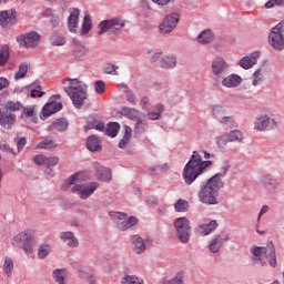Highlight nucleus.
Masks as SVG:
<instances>
[{
	"label": "nucleus",
	"mask_w": 284,
	"mask_h": 284,
	"mask_svg": "<svg viewBox=\"0 0 284 284\" xmlns=\"http://www.w3.org/2000/svg\"><path fill=\"white\" fill-rule=\"evenodd\" d=\"M212 165H214V162L210 160L203 161L201 153H199V151H193L191 159L185 164L182 172V176L186 185H192V183H194V181L205 172V169L212 168Z\"/></svg>",
	"instance_id": "f257e3e1"
},
{
	"label": "nucleus",
	"mask_w": 284,
	"mask_h": 284,
	"mask_svg": "<svg viewBox=\"0 0 284 284\" xmlns=\"http://www.w3.org/2000/svg\"><path fill=\"white\" fill-rule=\"evenodd\" d=\"M69 82V87L64 88L68 97H70L74 108L81 110V106L85 103L88 99V84L79 81V79L67 78L62 80V83Z\"/></svg>",
	"instance_id": "f03ea898"
},
{
	"label": "nucleus",
	"mask_w": 284,
	"mask_h": 284,
	"mask_svg": "<svg viewBox=\"0 0 284 284\" xmlns=\"http://www.w3.org/2000/svg\"><path fill=\"white\" fill-rule=\"evenodd\" d=\"M223 185L210 178L206 182H202L200 191L197 192V199L200 203L204 205H219V192H221Z\"/></svg>",
	"instance_id": "7ed1b4c3"
},
{
	"label": "nucleus",
	"mask_w": 284,
	"mask_h": 284,
	"mask_svg": "<svg viewBox=\"0 0 284 284\" xmlns=\"http://www.w3.org/2000/svg\"><path fill=\"white\" fill-rule=\"evenodd\" d=\"M251 254L253 255L252 261L254 263H261L263 261V254H265L266 261L271 267H276V248L274 247V242L267 243L266 247L263 246H252Z\"/></svg>",
	"instance_id": "20e7f679"
},
{
	"label": "nucleus",
	"mask_w": 284,
	"mask_h": 284,
	"mask_svg": "<svg viewBox=\"0 0 284 284\" xmlns=\"http://www.w3.org/2000/svg\"><path fill=\"white\" fill-rule=\"evenodd\" d=\"M126 26V21L123 18L114 17L111 19L102 20L98 28L100 29L98 31V34H105V32H109V34H113V37H119L123 34V29Z\"/></svg>",
	"instance_id": "39448f33"
},
{
	"label": "nucleus",
	"mask_w": 284,
	"mask_h": 284,
	"mask_svg": "<svg viewBox=\"0 0 284 284\" xmlns=\"http://www.w3.org/2000/svg\"><path fill=\"white\" fill-rule=\"evenodd\" d=\"M32 241H34V231L27 230L22 231L11 240L13 247H20L23 250L24 254H32L34 252V246H32Z\"/></svg>",
	"instance_id": "423d86ee"
},
{
	"label": "nucleus",
	"mask_w": 284,
	"mask_h": 284,
	"mask_svg": "<svg viewBox=\"0 0 284 284\" xmlns=\"http://www.w3.org/2000/svg\"><path fill=\"white\" fill-rule=\"evenodd\" d=\"M176 235L181 243H189L192 236V225L187 217H178L174 220Z\"/></svg>",
	"instance_id": "0eeeda50"
},
{
	"label": "nucleus",
	"mask_w": 284,
	"mask_h": 284,
	"mask_svg": "<svg viewBox=\"0 0 284 284\" xmlns=\"http://www.w3.org/2000/svg\"><path fill=\"white\" fill-rule=\"evenodd\" d=\"M110 216L121 232H125V230H130V227L139 224V219L134 216L128 217V214L123 212H113Z\"/></svg>",
	"instance_id": "6e6552de"
},
{
	"label": "nucleus",
	"mask_w": 284,
	"mask_h": 284,
	"mask_svg": "<svg viewBox=\"0 0 284 284\" xmlns=\"http://www.w3.org/2000/svg\"><path fill=\"white\" fill-rule=\"evenodd\" d=\"M57 99H61V95L54 94L49 99V102L44 104L42 111L40 113V119L45 121L48 116H52V114H57V112H61L63 110V103L55 102Z\"/></svg>",
	"instance_id": "1a4fd4ad"
},
{
	"label": "nucleus",
	"mask_w": 284,
	"mask_h": 284,
	"mask_svg": "<svg viewBox=\"0 0 284 284\" xmlns=\"http://www.w3.org/2000/svg\"><path fill=\"white\" fill-rule=\"evenodd\" d=\"M211 72L215 81H221L230 72V64L225 59L217 57L211 63Z\"/></svg>",
	"instance_id": "9d476101"
},
{
	"label": "nucleus",
	"mask_w": 284,
	"mask_h": 284,
	"mask_svg": "<svg viewBox=\"0 0 284 284\" xmlns=\"http://www.w3.org/2000/svg\"><path fill=\"white\" fill-rule=\"evenodd\" d=\"M179 21H181V18L176 12H172L165 16L163 21L159 26L160 34H170V32H174L176 26H179Z\"/></svg>",
	"instance_id": "9b49d317"
},
{
	"label": "nucleus",
	"mask_w": 284,
	"mask_h": 284,
	"mask_svg": "<svg viewBox=\"0 0 284 284\" xmlns=\"http://www.w3.org/2000/svg\"><path fill=\"white\" fill-rule=\"evenodd\" d=\"M99 190V183L91 182L88 184H75L73 187H71V192L73 194H78L80 199L85 201L87 199H90Z\"/></svg>",
	"instance_id": "f8f14e48"
},
{
	"label": "nucleus",
	"mask_w": 284,
	"mask_h": 284,
	"mask_svg": "<svg viewBox=\"0 0 284 284\" xmlns=\"http://www.w3.org/2000/svg\"><path fill=\"white\" fill-rule=\"evenodd\" d=\"M276 125V120L272 119L267 114L258 115L254 122V129L258 130V132H264L265 130H274Z\"/></svg>",
	"instance_id": "ddd939ff"
},
{
	"label": "nucleus",
	"mask_w": 284,
	"mask_h": 284,
	"mask_svg": "<svg viewBox=\"0 0 284 284\" xmlns=\"http://www.w3.org/2000/svg\"><path fill=\"white\" fill-rule=\"evenodd\" d=\"M243 139H244L243 132H241L240 130H233V131L217 138V144L226 145L227 143H232L234 141H237V143H241V141H243Z\"/></svg>",
	"instance_id": "4468645a"
},
{
	"label": "nucleus",
	"mask_w": 284,
	"mask_h": 284,
	"mask_svg": "<svg viewBox=\"0 0 284 284\" xmlns=\"http://www.w3.org/2000/svg\"><path fill=\"white\" fill-rule=\"evenodd\" d=\"M17 41L20 48H34L37 45V32L31 31L27 34H20L17 37Z\"/></svg>",
	"instance_id": "2eb2a0df"
},
{
	"label": "nucleus",
	"mask_w": 284,
	"mask_h": 284,
	"mask_svg": "<svg viewBox=\"0 0 284 284\" xmlns=\"http://www.w3.org/2000/svg\"><path fill=\"white\" fill-rule=\"evenodd\" d=\"M16 23L17 11L14 9L0 12V26H2V28H10V26H16Z\"/></svg>",
	"instance_id": "dca6fc26"
},
{
	"label": "nucleus",
	"mask_w": 284,
	"mask_h": 284,
	"mask_svg": "<svg viewBox=\"0 0 284 284\" xmlns=\"http://www.w3.org/2000/svg\"><path fill=\"white\" fill-rule=\"evenodd\" d=\"M94 170L98 181H103L104 183L112 181V170L101 166L99 163L94 164Z\"/></svg>",
	"instance_id": "f3484780"
},
{
	"label": "nucleus",
	"mask_w": 284,
	"mask_h": 284,
	"mask_svg": "<svg viewBox=\"0 0 284 284\" xmlns=\"http://www.w3.org/2000/svg\"><path fill=\"white\" fill-rule=\"evenodd\" d=\"M14 123H17V115L8 111H1L0 109V125H2V128L11 130Z\"/></svg>",
	"instance_id": "a211bd4d"
},
{
	"label": "nucleus",
	"mask_w": 284,
	"mask_h": 284,
	"mask_svg": "<svg viewBox=\"0 0 284 284\" xmlns=\"http://www.w3.org/2000/svg\"><path fill=\"white\" fill-rule=\"evenodd\" d=\"M220 81L224 88H239V85L243 83V78L236 73H232L227 77H223Z\"/></svg>",
	"instance_id": "6ab92c4d"
},
{
	"label": "nucleus",
	"mask_w": 284,
	"mask_h": 284,
	"mask_svg": "<svg viewBox=\"0 0 284 284\" xmlns=\"http://www.w3.org/2000/svg\"><path fill=\"white\" fill-rule=\"evenodd\" d=\"M150 128V124L148 123L146 120H143L142 118H138L135 120V125L133 129V136L134 139H141L145 132H148Z\"/></svg>",
	"instance_id": "aec40b11"
},
{
	"label": "nucleus",
	"mask_w": 284,
	"mask_h": 284,
	"mask_svg": "<svg viewBox=\"0 0 284 284\" xmlns=\"http://www.w3.org/2000/svg\"><path fill=\"white\" fill-rule=\"evenodd\" d=\"M85 54H88V48L83 43L74 41L72 44V57L75 61H83Z\"/></svg>",
	"instance_id": "412c9836"
},
{
	"label": "nucleus",
	"mask_w": 284,
	"mask_h": 284,
	"mask_svg": "<svg viewBox=\"0 0 284 284\" xmlns=\"http://www.w3.org/2000/svg\"><path fill=\"white\" fill-rule=\"evenodd\" d=\"M258 59V52H253L250 55H245L239 62V65L244 70H250V68H254L256 65Z\"/></svg>",
	"instance_id": "4be33fe9"
},
{
	"label": "nucleus",
	"mask_w": 284,
	"mask_h": 284,
	"mask_svg": "<svg viewBox=\"0 0 284 284\" xmlns=\"http://www.w3.org/2000/svg\"><path fill=\"white\" fill-rule=\"evenodd\" d=\"M81 11L79 9L73 8L70 10V16L68 18V28L70 32H77V28H79V16Z\"/></svg>",
	"instance_id": "5701e85b"
},
{
	"label": "nucleus",
	"mask_w": 284,
	"mask_h": 284,
	"mask_svg": "<svg viewBox=\"0 0 284 284\" xmlns=\"http://www.w3.org/2000/svg\"><path fill=\"white\" fill-rule=\"evenodd\" d=\"M217 227L219 222H216V220H212L210 223L200 224L197 226V234H200V236H207L209 234H212V232H214V230Z\"/></svg>",
	"instance_id": "b1692460"
},
{
	"label": "nucleus",
	"mask_w": 284,
	"mask_h": 284,
	"mask_svg": "<svg viewBox=\"0 0 284 284\" xmlns=\"http://www.w3.org/2000/svg\"><path fill=\"white\" fill-rule=\"evenodd\" d=\"M87 150H89V152H101L103 150V145L101 144L99 136L90 135L87 139Z\"/></svg>",
	"instance_id": "393cba45"
},
{
	"label": "nucleus",
	"mask_w": 284,
	"mask_h": 284,
	"mask_svg": "<svg viewBox=\"0 0 284 284\" xmlns=\"http://www.w3.org/2000/svg\"><path fill=\"white\" fill-rule=\"evenodd\" d=\"M70 123L65 118H59L53 123L49 125L50 132H65Z\"/></svg>",
	"instance_id": "a878e982"
},
{
	"label": "nucleus",
	"mask_w": 284,
	"mask_h": 284,
	"mask_svg": "<svg viewBox=\"0 0 284 284\" xmlns=\"http://www.w3.org/2000/svg\"><path fill=\"white\" fill-rule=\"evenodd\" d=\"M131 242L135 254H143L145 252V240H143V237L140 235H133L131 237Z\"/></svg>",
	"instance_id": "bb28decb"
},
{
	"label": "nucleus",
	"mask_w": 284,
	"mask_h": 284,
	"mask_svg": "<svg viewBox=\"0 0 284 284\" xmlns=\"http://www.w3.org/2000/svg\"><path fill=\"white\" fill-rule=\"evenodd\" d=\"M59 164V158H47L45 155H37V165H45L47 168H54Z\"/></svg>",
	"instance_id": "cd10ccee"
},
{
	"label": "nucleus",
	"mask_w": 284,
	"mask_h": 284,
	"mask_svg": "<svg viewBox=\"0 0 284 284\" xmlns=\"http://www.w3.org/2000/svg\"><path fill=\"white\" fill-rule=\"evenodd\" d=\"M60 239L64 243L69 241V247H79V240L74 236V233L72 231L62 232Z\"/></svg>",
	"instance_id": "c85d7f7f"
},
{
	"label": "nucleus",
	"mask_w": 284,
	"mask_h": 284,
	"mask_svg": "<svg viewBox=\"0 0 284 284\" xmlns=\"http://www.w3.org/2000/svg\"><path fill=\"white\" fill-rule=\"evenodd\" d=\"M53 280L58 284H68V270L67 268H58L52 272Z\"/></svg>",
	"instance_id": "c756f323"
},
{
	"label": "nucleus",
	"mask_w": 284,
	"mask_h": 284,
	"mask_svg": "<svg viewBox=\"0 0 284 284\" xmlns=\"http://www.w3.org/2000/svg\"><path fill=\"white\" fill-rule=\"evenodd\" d=\"M197 41L202 45H207V43H212V41H214V32H212V30H210V29L202 31L197 36Z\"/></svg>",
	"instance_id": "7c9ffc66"
},
{
	"label": "nucleus",
	"mask_w": 284,
	"mask_h": 284,
	"mask_svg": "<svg viewBox=\"0 0 284 284\" xmlns=\"http://www.w3.org/2000/svg\"><path fill=\"white\" fill-rule=\"evenodd\" d=\"M120 130H121V124H119V122H109L106 124V128L104 129V133L106 136H110L111 139H115Z\"/></svg>",
	"instance_id": "2f4dec72"
},
{
	"label": "nucleus",
	"mask_w": 284,
	"mask_h": 284,
	"mask_svg": "<svg viewBox=\"0 0 284 284\" xmlns=\"http://www.w3.org/2000/svg\"><path fill=\"white\" fill-rule=\"evenodd\" d=\"M154 110L155 111H149L146 113L149 121H159V119H161L162 112H165V105L159 103L154 106Z\"/></svg>",
	"instance_id": "473e14b6"
},
{
	"label": "nucleus",
	"mask_w": 284,
	"mask_h": 284,
	"mask_svg": "<svg viewBox=\"0 0 284 284\" xmlns=\"http://www.w3.org/2000/svg\"><path fill=\"white\" fill-rule=\"evenodd\" d=\"M230 168H232V165L224 163L222 165V172L214 174L211 179L216 183H220L223 187H225V182H223V178H225L227 172H230Z\"/></svg>",
	"instance_id": "72a5a7b5"
},
{
	"label": "nucleus",
	"mask_w": 284,
	"mask_h": 284,
	"mask_svg": "<svg viewBox=\"0 0 284 284\" xmlns=\"http://www.w3.org/2000/svg\"><path fill=\"white\" fill-rule=\"evenodd\" d=\"M130 139H132V128L124 125V135L123 139L120 140L118 148L125 150L130 143Z\"/></svg>",
	"instance_id": "f704fd0d"
},
{
	"label": "nucleus",
	"mask_w": 284,
	"mask_h": 284,
	"mask_svg": "<svg viewBox=\"0 0 284 284\" xmlns=\"http://www.w3.org/2000/svg\"><path fill=\"white\" fill-rule=\"evenodd\" d=\"M49 41L51 45L61 47L68 43V38L59 32H53Z\"/></svg>",
	"instance_id": "c9c22d12"
},
{
	"label": "nucleus",
	"mask_w": 284,
	"mask_h": 284,
	"mask_svg": "<svg viewBox=\"0 0 284 284\" xmlns=\"http://www.w3.org/2000/svg\"><path fill=\"white\" fill-rule=\"evenodd\" d=\"M120 114L122 116H125L126 119H130V121H136L141 116H139V111L136 109H132L129 106H123L120 111Z\"/></svg>",
	"instance_id": "e433bc0d"
},
{
	"label": "nucleus",
	"mask_w": 284,
	"mask_h": 284,
	"mask_svg": "<svg viewBox=\"0 0 284 284\" xmlns=\"http://www.w3.org/2000/svg\"><path fill=\"white\" fill-rule=\"evenodd\" d=\"M42 17H48L50 19V23L52 28H59V23H61L59 14H55L54 11L50 8L45 9L42 13Z\"/></svg>",
	"instance_id": "4c0bfd02"
},
{
	"label": "nucleus",
	"mask_w": 284,
	"mask_h": 284,
	"mask_svg": "<svg viewBox=\"0 0 284 284\" xmlns=\"http://www.w3.org/2000/svg\"><path fill=\"white\" fill-rule=\"evenodd\" d=\"M221 247H223V239H221V235H216L209 245L210 252L212 254H219Z\"/></svg>",
	"instance_id": "58836bf2"
},
{
	"label": "nucleus",
	"mask_w": 284,
	"mask_h": 284,
	"mask_svg": "<svg viewBox=\"0 0 284 284\" xmlns=\"http://www.w3.org/2000/svg\"><path fill=\"white\" fill-rule=\"evenodd\" d=\"M261 183L263 185H266L268 187H272V190H276V187H278L280 183L278 180L272 178L271 174H264L261 178Z\"/></svg>",
	"instance_id": "ea45409f"
},
{
	"label": "nucleus",
	"mask_w": 284,
	"mask_h": 284,
	"mask_svg": "<svg viewBox=\"0 0 284 284\" xmlns=\"http://www.w3.org/2000/svg\"><path fill=\"white\" fill-rule=\"evenodd\" d=\"M226 112H227V106L223 104H215L212 108V114L214 119H216L217 121H220L222 116H225Z\"/></svg>",
	"instance_id": "a19ab883"
},
{
	"label": "nucleus",
	"mask_w": 284,
	"mask_h": 284,
	"mask_svg": "<svg viewBox=\"0 0 284 284\" xmlns=\"http://www.w3.org/2000/svg\"><path fill=\"white\" fill-rule=\"evenodd\" d=\"M165 70H172L173 68H176V57L175 55H166L162 58V67Z\"/></svg>",
	"instance_id": "79ce46f5"
},
{
	"label": "nucleus",
	"mask_w": 284,
	"mask_h": 284,
	"mask_svg": "<svg viewBox=\"0 0 284 284\" xmlns=\"http://www.w3.org/2000/svg\"><path fill=\"white\" fill-rule=\"evenodd\" d=\"M59 144L54 140H50L45 138L42 140V142L38 143L37 149L38 150H54V148H58Z\"/></svg>",
	"instance_id": "37998d69"
},
{
	"label": "nucleus",
	"mask_w": 284,
	"mask_h": 284,
	"mask_svg": "<svg viewBox=\"0 0 284 284\" xmlns=\"http://www.w3.org/2000/svg\"><path fill=\"white\" fill-rule=\"evenodd\" d=\"M8 59H10V47L4 44L0 47V65H6L8 63Z\"/></svg>",
	"instance_id": "c03bdc74"
},
{
	"label": "nucleus",
	"mask_w": 284,
	"mask_h": 284,
	"mask_svg": "<svg viewBox=\"0 0 284 284\" xmlns=\"http://www.w3.org/2000/svg\"><path fill=\"white\" fill-rule=\"evenodd\" d=\"M52 252V246L50 244H41L38 248V257L42 261Z\"/></svg>",
	"instance_id": "a18cd8bd"
},
{
	"label": "nucleus",
	"mask_w": 284,
	"mask_h": 284,
	"mask_svg": "<svg viewBox=\"0 0 284 284\" xmlns=\"http://www.w3.org/2000/svg\"><path fill=\"white\" fill-rule=\"evenodd\" d=\"M174 210L175 212H187V210H190V202H187V200L179 199L174 203Z\"/></svg>",
	"instance_id": "49530a36"
},
{
	"label": "nucleus",
	"mask_w": 284,
	"mask_h": 284,
	"mask_svg": "<svg viewBox=\"0 0 284 284\" xmlns=\"http://www.w3.org/2000/svg\"><path fill=\"white\" fill-rule=\"evenodd\" d=\"M26 74H28V63L23 62L14 73V80L20 81V79H26Z\"/></svg>",
	"instance_id": "de8ad7c7"
},
{
	"label": "nucleus",
	"mask_w": 284,
	"mask_h": 284,
	"mask_svg": "<svg viewBox=\"0 0 284 284\" xmlns=\"http://www.w3.org/2000/svg\"><path fill=\"white\" fill-rule=\"evenodd\" d=\"M79 176H81V174L75 173L73 175H71L61 186V190H63L64 192L70 190L71 185H75L77 182L79 181Z\"/></svg>",
	"instance_id": "09e8293b"
},
{
	"label": "nucleus",
	"mask_w": 284,
	"mask_h": 284,
	"mask_svg": "<svg viewBox=\"0 0 284 284\" xmlns=\"http://www.w3.org/2000/svg\"><path fill=\"white\" fill-rule=\"evenodd\" d=\"M34 112H36L34 106H22L20 119H24V120L33 119Z\"/></svg>",
	"instance_id": "8fccbe9b"
},
{
	"label": "nucleus",
	"mask_w": 284,
	"mask_h": 284,
	"mask_svg": "<svg viewBox=\"0 0 284 284\" xmlns=\"http://www.w3.org/2000/svg\"><path fill=\"white\" fill-rule=\"evenodd\" d=\"M92 30V19L90 14H85L82 23V34H88Z\"/></svg>",
	"instance_id": "3c124183"
},
{
	"label": "nucleus",
	"mask_w": 284,
	"mask_h": 284,
	"mask_svg": "<svg viewBox=\"0 0 284 284\" xmlns=\"http://www.w3.org/2000/svg\"><path fill=\"white\" fill-rule=\"evenodd\" d=\"M160 284H183V272H179L172 280H162Z\"/></svg>",
	"instance_id": "603ef678"
},
{
	"label": "nucleus",
	"mask_w": 284,
	"mask_h": 284,
	"mask_svg": "<svg viewBox=\"0 0 284 284\" xmlns=\"http://www.w3.org/2000/svg\"><path fill=\"white\" fill-rule=\"evenodd\" d=\"M122 284H143V280H141L134 275H125L122 278Z\"/></svg>",
	"instance_id": "864d4df0"
},
{
	"label": "nucleus",
	"mask_w": 284,
	"mask_h": 284,
	"mask_svg": "<svg viewBox=\"0 0 284 284\" xmlns=\"http://www.w3.org/2000/svg\"><path fill=\"white\" fill-rule=\"evenodd\" d=\"M23 104L21 102H13V101H8L6 103V110H10V112H19V110H22Z\"/></svg>",
	"instance_id": "5fc2aeb1"
},
{
	"label": "nucleus",
	"mask_w": 284,
	"mask_h": 284,
	"mask_svg": "<svg viewBox=\"0 0 284 284\" xmlns=\"http://www.w3.org/2000/svg\"><path fill=\"white\" fill-rule=\"evenodd\" d=\"M150 63H154V65H158V68H161L163 64V53L162 52H155L150 58Z\"/></svg>",
	"instance_id": "6e6d98bb"
},
{
	"label": "nucleus",
	"mask_w": 284,
	"mask_h": 284,
	"mask_svg": "<svg viewBox=\"0 0 284 284\" xmlns=\"http://www.w3.org/2000/svg\"><path fill=\"white\" fill-rule=\"evenodd\" d=\"M3 267L7 276H12V270H14V263L12 262V258L6 257Z\"/></svg>",
	"instance_id": "4d7b16f0"
},
{
	"label": "nucleus",
	"mask_w": 284,
	"mask_h": 284,
	"mask_svg": "<svg viewBox=\"0 0 284 284\" xmlns=\"http://www.w3.org/2000/svg\"><path fill=\"white\" fill-rule=\"evenodd\" d=\"M116 70H119V67H118V65H114V64H112V63H108V64H105V67H104V73H105V74H115V75H118V74H119V71H116Z\"/></svg>",
	"instance_id": "13d9d810"
},
{
	"label": "nucleus",
	"mask_w": 284,
	"mask_h": 284,
	"mask_svg": "<svg viewBox=\"0 0 284 284\" xmlns=\"http://www.w3.org/2000/svg\"><path fill=\"white\" fill-rule=\"evenodd\" d=\"M150 170H151L150 174H156V172H168L169 168H168V163H164V164H158L151 168Z\"/></svg>",
	"instance_id": "bf43d9fd"
},
{
	"label": "nucleus",
	"mask_w": 284,
	"mask_h": 284,
	"mask_svg": "<svg viewBox=\"0 0 284 284\" xmlns=\"http://www.w3.org/2000/svg\"><path fill=\"white\" fill-rule=\"evenodd\" d=\"M80 278H83L89 284H97V278L90 273L80 272Z\"/></svg>",
	"instance_id": "052dcab7"
},
{
	"label": "nucleus",
	"mask_w": 284,
	"mask_h": 284,
	"mask_svg": "<svg viewBox=\"0 0 284 284\" xmlns=\"http://www.w3.org/2000/svg\"><path fill=\"white\" fill-rule=\"evenodd\" d=\"M95 85V92L97 94H103V92H105V82L102 80H98L94 83Z\"/></svg>",
	"instance_id": "680f3d73"
},
{
	"label": "nucleus",
	"mask_w": 284,
	"mask_h": 284,
	"mask_svg": "<svg viewBox=\"0 0 284 284\" xmlns=\"http://www.w3.org/2000/svg\"><path fill=\"white\" fill-rule=\"evenodd\" d=\"M14 143L18 148V152H21V150H23V148H26L28 140H26V138H18L14 140Z\"/></svg>",
	"instance_id": "e2e57ef3"
},
{
	"label": "nucleus",
	"mask_w": 284,
	"mask_h": 284,
	"mask_svg": "<svg viewBox=\"0 0 284 284\" xmlns=\"http://www.w3.org/2000/svg\"><path fill=\"white\" fill-rule=\"evenodd\" d=\"M45 97V88L41 85L40 81H37V99H43Z\"/></svg>",
	"instance_id": "0e129e2a"
},
{
	"label": "nucleus",
	"mask_w": 284,
	"mask_h": 284,
	"mask_svg": "<svg viewBox=\"0 0 284 284\" xmlns=\"http://www.w3.org/2000/svg\"><path fill=\"white\" fill-rule=\"evenodd\" d=\"M284 3V0H268L266 3H265V8L267 10H270L271 8H274V6H283Z\"/></svg>",
	"instance_id": "69168bd1"
},
{
	"label": "nucleus",
	"mask_w": 284,
	"mask_h": 284,
	"mask_svg": "<svg viewBox=\"0 0 284 284\" xmlns=\"http://www.w3.org/2000/svg\"><path fill=\"white\" fill-rule=\"evenodd\" d=\"M220 123H222V125H230V123H234V116L233 115H222L219 120Z\"/></svg>",
	"instance_id": "338daca9"
},
{
	"label": "nucleus",
	"mask_w": 284,
	"mask_h": 284,
	"mask_svg": "<svg viewBox=\"0 0 284 284\" xmlns=\"http://www.w3.org/2000/svg\"><path fill=\"white\" fill-rule=\"evenodd\" d=\"M93 130H98V132H105V123L93 121L92 122Z\"/></svg>",
	"instance_id": "774afa93"
}]
</instances>
